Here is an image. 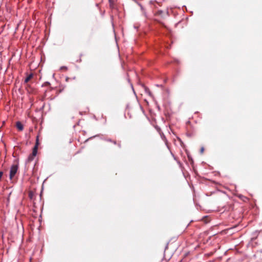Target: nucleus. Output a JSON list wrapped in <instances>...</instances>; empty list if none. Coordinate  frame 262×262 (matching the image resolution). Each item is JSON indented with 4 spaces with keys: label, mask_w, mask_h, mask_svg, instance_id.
<instances>
[{
    "label": "nucleus",
    "mask_w": 262,
    "mask_h": 262,
    "mask_svg": "<svg viewBox=\"0 0 262 262\" xmlns=\"http://www.w3.org/2000/svg\"><path fill=\"white\" fill-rule=\"evenodd\" d=\"M18 170V166L17 165H13L10 169V179L12 180Z\"/></svg>",
    "instance_id": "nucleus-1"
},
{
    "label": "nucleus",
    "mask_w": 262,
    "mask_h": 262,
    "mask_svg": "<svg viewBox=\"0 0 262 262\" xmlns=\"http://www.w3.org/2000/svg\"><path fill=\"white\" fill-rule=\"evenodd\" d=\"M37 152L36 147H33L32 154L30 155L28 158L29 162L32 161L34 159V157L36 156Z\"/></svg>",
    "instance_id": "nucleus-2"
},
{
    "label": "nucleus",
    "mask_w": 262,
    "mask_h": 262,
    "mask_svg": "<svg viewBox=\"0 0 262 262\" xmlns=\"http://www.w3.org/2000/svg\"><path fill=\"white\" fill-rule=\"evenodd\" d=\"M16 126L17 128L20 131H22L24 129L23 125L20 122H16Z\"/></svg>",
    "instance_id": "nucleus-3"
},
{
    "label": "nucleus",
    "mask_w": 262,
    "mask_h": 262,
    "mask_svg": "<svg viewBox=\"0 0 262 262\" xmlns=\"http://www.w3.org/2000/svg\"><path fill=\"white\" fill-rule=\"evenodd\" d=\"M110 7L111 9H114L115 8V3L116 0H108Z\"/></svg>",
    "instance_id": "nucleus-4"
},
{
    "label": "nucleus",
    "mask_w": 262,
    "mask_h": 262,
    "mask_svg": "<svg viewBox=\"0 0 262 262\" xmlns=\"http://www.w3.org/2000/svg\"><path fill=\"white\" fill-rule=\"evenodd\" d=\"M32 77H33L32 74H30V75H28V76L26 77V78L25 80V82L27 83Z\"/></svg>",
    "instance_id": "nucleus-5"
},
{
    "label": "nucleus",
    "mask_w": 262,
    "mask_h": 262,
    "mask_svg": "<svg viewBox=\"0 0 262 262\" xmlns=\"http://www.w3.org/2000/svg\"><path fill=\"white\" fill-rule=\"evenodd\" d=\"M38 145H39V139H38V136H37L36 137V139L35 145L34 147H36V150L38 149Z\"/></svg>",
    "instance_id": "nucleus-6"
},
{
    "label": "nucleus",
    "mask_w": 262,
    "mask_h": 262,
    "mask_svg": "<svg viewBox=\"0 0 262 262\" xmlns=\"http://www.w3.org/2000/svg\"><path fill=\"white\" fill-rule=\"evenodd\" d=\"M75 78H76L75 77H74L73 78L67 77L66 79V81L67 82H69L70 80H72V79H75Z\"/></svg>",
    "instance_id": "nucleus-7"
},
{
    "label": "nucleus",
    "mask_w": 262,
    "mask_h": 262,
    "mask_svg": "<svg viewBox=\"0 0 262 262\" xmlns=\"http://www.w3.org/2000/svg\"><path fill=\"white\" fill-rule=\"evenodd\" d=\"M203 220L204 221V222L205 223H207L209 222V221H208V219H207V217H205L203 219Z\"/></svg>",
    "instance_id": "nucleus-8"
},
{
    "label": "nucleus",
    "mask_w": 262,
    "mask_h": 262,
    "mask_svg": "<svg viewBox=\"0 0 262 262\" xmlns=\"http://www.w3.org/2000/svg\"><path fill=\"white\" fill-rule=\"evenodd\" d=\"M204 149L203 147H202L201 149V153H203L204 152Z\"/></svg>",
    "instance_id": "nucleus-9"
},
{
    "label": "nucleus",
    "mask_w": 262,
    "mask_h": 262,
    "mask_svg": "<svg viewBox=\"0 0 262 262\" xmlns=\"http://www.w3.org/2000/svg\"><path fill=\"white\" fill-rule=\"evenodd\" d=\"M107 141H110V142H112V141L111 140H108ZM113 142L115 144H116V141H113Z\"/></svg>",
    "instance_id": "nucleus-10"
},
{
    "label": "nucleus",
    "mask_w": 262,
    "mask_h": 262,
    "mask_svg": "<svg viewBox=\"0 0 262 262\" xmlns=\"http://www.w3.org/2000/svg\"><path fill=\"white\" fill-rule=\"evenodd\" d=\"M61 69H66H66H67V68H66V67H62V68H61Z\"/></svg>",
    "instance_id": "nucleus-11"
}]
</instances>
